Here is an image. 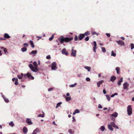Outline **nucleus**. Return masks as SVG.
<instances>
[{
    "label": "nucleus",
    "mask_w": 134,
    "mask_h": 134,
    "mask_svg": "<svg viewBox=\"0 0 134 134\" xmlns=\"http://www.w3.org/2000/svg\"><path fill=\"white\" fill-rule=\"evenodd\" d=\"M33 64L34 66L32 64H29V66L32 71L36 72L38 71L37 63L36 62H34L33 63Z\"/></svg>",
    "instance_id": "nucleus-1"
},
{
    "label": "nucleus",
    "mask_w": 134,
    "mask_h": 134,
    "mask_svg": "<svg viewBox=\"0 0 134 134\" xmlns=\"http://www.w3.org/2000/svg\"><path fill=\"white\" fill-rule=\"evenodd\" d=\"M62 37L61 38H59V40L60 42L62 43H63L64 42H68L72 40L73 38V37H67L64 38L63 36H62Z\"/></svg>",
    "instance_id": "nucleus-2"
},
{
    "label": "nucleus",
    "mask_w": 134,
    "mask_h": 134,
    "mask_svg": "<svg viewBox=\"0 0 134 134\" xmlns=\"http://www.w3.org/2000/svg\"><path fill=\"white\" fill-rule=\"evenodd\" d=\"M24 77L26 78L27 77L29 78V79H31L32 80L34 79V77L31 76V74L28 72L26 74H24Z\"/></svg>",
    "instance_id": "nucleus-3"
},
{
    "label": "nucleus",
    "mask_w": 134,
    "mask_h": 134,
    "mask_svg": "<svg viewBox=\"0 0 134 134\" xmlns=\"http://www.w3.org/2000/svg\"><path fill=\"white\" fill-rule=\"evenodd\" d=\"M127 111L129 115H130L132 114V108L131 105H129L127 108Z\"/></svg>",
    "instance_id": "nucleus-4"
},
{
    "label": "nucleus",
    "mask_w": 134,
    "mask_h": 134,
    "mask_svg": "<svg viewBox=\"0 0 134 134\" xmlns=\"http://www.w3.org/2000/svg\"><path fill=\"white\" fill-rule=\"evenodd\" d=\"M51 69L52 70H56L57 69V63L55 62H53L52 64Z\"/></svg>",
    "instance_id": "nucleus-5"
},
{
    "label": "nucleus",
    "mask_w": 134,
    "mask_h": 134,
    "mask_svg": "<svg viewBox=\"0 0 134 134\" xmlns=\"http://www.w3.org/2000/svg\"><path fill=\"white\" fill-rule=\"evenodd\" d=\"M117 116V113L115 112L114 114H112L110 117V118L113 121H114L115 120V118Z\"/></svg>",
    "instance_id": "nucleus-6"
},
{
    "label": "nucleus",
    "mask_w": 134,
    "mask_h": 134,
    "mask_svg": "<svg viewBox=\"0 0 134 134\" xmlns=\"http://www.w3.org/2000/svg\"><path fill=\"white\" fill-rule=\"evenodd\" d=\"M76 50H74L73 49H71V54L73 57H75L76 56Z\"/></svg>",
    "instance_id": "nucleus-7"
},
{
    "label": "nucleus",
    "mask_w": 134,
    "mask_h": 134,
    "mask_svg": "<svg viewBox=\"0 0 134 134\" xmlns=\"http://www.w3.org/2000/svg\"><path fill=\"white\" fill-rule=\"evenodd\" d=\"M26 122L29 125H31L33 124L32 122L31 121L30 119L27 118L26 120Z\"/></svg>",
    "instance_id": "nucleus-8"
},
{
    "label": "nucleus",
    "mask_w": 134,
    "mask_h": 134,
    "mask_svg": "<svg viewBox=\"0 0 134 134\" xmlns=\"http://www.w3.org/2000/svg\"><path fill=\"white\" fill-rule=\"evenodd\" d=\"M62 52L63 54H64L66 55H67L68 54V53L66 51V49L65 48L62 49Z\"/></svg>",
    "instance_id": "nucleus-9"
},
{
    "label": "nucleus",
    "mask_w": 134,
    "mask_h": 134,
    "mask_svg": "<svg viewBox=\"0 0 134 134\" xmlns=\"http://www.w3.org/2000/svg\"><path fill=\"white\" fill-rule=\"evenodd\" d=\"M94 47H93V51L94 52H96V49L97 48V43L96 41H94L93 42Z\"/></svg>",
    "instance_id": "nucleus-10"
},
{
    "label": "nucleus",
    "mask_w": 134,
    "mask_h": 134,
    "mask_svg": "<svg viewBox=\"0 0 134 134\" xmlns=\"http://www.w3.org/2000/svg\"><path fill=\"white\" fill-rule=\"evenodd\" d=\"M84 37V35L83 34H79L78 37L79 40H81Z\"/></svg>",
    "instance_id": "nucleus-11"
},
{
    "label": "nucleus",
    "mask_w": 134,
    "mask_h": 134,
    "mask_svg": "<svg viewBox=\"0 0 134 134\" xmlns=\"http://www.w3.org/2000/svg\"><path fill=\"white\" fill-rule=\"evenodd\" d=\"M40 132L39 129L38 128H36L33 131L32 134H36L37 133H38Z\"/></svg>",
    "instance_id": "nucleus-12"
},
{
    "label": "nucleus",
    "mask_w": 134,
    "mask_h": 134,
    "mask_svg": "<svg viewBox=\"0 0 134 134\" xmlns=\"http://www.w3.org/2000/svg\"><path fill=\"white\" fill-rule=\"evenodd\" d=\"M118 44L121 46H124L125 44V43L122 41L119 40L118 41Z\"/></svg>",
    "instance_id": "nucleus-13"
},
{
    "label": "nucleus",
    "mask_w": 134,
    "mask_h": 134,
    "mask_svg": "<svg viewBox=\"0 0 134 134\" xmlns=\"http://www.w3.org/2000/svg\"><path fill=\"white\" fill-rule=\"evenodd\" d=\"M129 85L127 82H125L123 84V89H126L127 88V87Z\"/></svg>",
    "instance_id": "nucleus-14"
},
{
    "label": "nucleus",
    "mask_w": 134,
    "mask_h": 134,
    "mask_svg": "<svg viewBox=\"0 0 134 134\" xmlns=\"http://www.w3.org/2000/svg\"><path fill=\"white\" fill-rule=\"evenodd\" d=\"M23 76H24V74L23 73H21L20 75H18L17 77L19 79H22Z\"/></svg>",
    "instance_id": "nucleus-15"
},
{
    "label": "nucleus",
    "mask_w": 134,
    "mask_h": 134,
    "mask_svg": "<svg viewBox=\"0 0 134 134\" xmlns=\"http://www.w3.org/2000/svg\"><path fill=\"white\" fill-rule=\"evenodd\" d=\"M4 38L7 39L9 38L10 37L7 33H5L4 34Z\"/></svg>",
    "instance_id": "nucleus-16"
},
{
    "label": "nucleus",
    "mask_w": 134,
    "mask_h": 134,
    "mask_svg": "<svg viewBox=\"0 0 134 134\" xmlns=\"http://www.w3.org/2000/svg\"><path fill=\"white\" fill-rule=\"evenodd\" d=\"M103 82V80H101L99 81L97 83V86L98 87H99L100 86V85Z\"/></svg>",
    "instance_id": "nucleus-17"
},
{
    "label": "nucleus",
    "mask_w": 134,
    "mask_h": 134,
    "mask_svg": "<svg viewBox=\"0 0 134 134\" xmlns=\"http://www.w3.org/2000/svg\"><path fill=\"white\" fill-rule=\"evenodd\" d=\"M116 79V78L115 76H113L111 77L110 80L112 82H114Z\"/></svg>",
    "instance_id": "nucleus-18"
},
{
    "label": "nucleus",
    "mask_w": 134,
    "mask_h": 134,
    "mask_svg": "<svg viewBox=\"0 0 134 134\" xmlns=\"http://www.w3.org/2000/svg\"><path fill=\"white\" fill-rule=\"evenodd\" d=\"M84 68L86 70H87L88 71H90L91 69V68L90 67L88 66H85Z\"/></svg>",
    "instance_id": "nucleus-19"
},
{
    "label": "nucleus",
    "mask_w": 134,
    "mask_h": 134,
    "mask_svg": "<svg viewBox=\"0 0 134 134\" xmlns=\"http://www.w3.org/2000/svg\"><path fill=\"white\" fill-rule=\"evenodd\" d=\"M23 132L24 133H26L27 132V129L26 127H24L23 128Z\"/></svg>",
    "instance_id": "nucleus-20"
},
{
    "label": "nucleus",
    "mask_w": 134,
    "mask_h": 134,
    "mask_svg": "<svg viewBox=\"0 0 134 134\" xmlns=\"http://www.w3.org/2000/svg\"><path fill=\"white\" fill-rule=\"evenodd\" d=\"M123 78L122 77H121L120 78V79L119 81V82H118V85H120L121 84V83L123 81Z\"/></svg>",
    "instance_id": "nucleus-21"
},
{
    "label": "nucleus",
    "mask_w": 134,
    "mask_h": 134,
    "mask_svg": "<svg viewBox=\"0 0 134 134\" xmlns=\"http://www.w3.org/2000/svg\"><path fill=\"white\" fill-rule=\"evenodd\" d=\"M80 112L79 110L78 109H75L73 113V114L74 115L77 113H79Z\"/></svg>",
    "instance_id": "nucleus-22"
},
{
    "label": "nucleus",
    "mask_w": 134,
    "mask_h": 134,
    "mask_svg": "<svg viewBox=\"0 0 134 134\" xmlns=\"http://www.w3.org/2000/svg\"><path fill=\"white\" fill-rule=\"evenodd\" d=\"M0 48L1 49H3L5 53H6L7 52V49L3 47H1Z\"/></svg>",
    "instance_id": "nucleus-23"
},
{
    "label": "nucleus",
    "mask_w": 134,
    "mask_h": 134,
    "mask_svg": "<svg viewBox=\"0 0 134 134\" xmlns=\"http://www.w3.org/2000/svg\"><path fill=\"white\" fill-rule=\"evenodd\" d=\"M108 129L112 131L113 130V129L112 126L110 124H108Z\"/></svg>",
    "instance_id": "nucleus-24"
},
{
    "label": "nucleus",
    "mask_w": 134,
    "mask_h": 134,
    "mask_svg": "<svg viewBox=\"0 0 134 134\" xmlns=\"http://www.w3.org/2000/svg\"><path fill=\"white\" fill-rule=\"evenodd\" d=\"M30 44L31 45V47L32 48H34L35 47V46L34 45L33 42L31 41H30L29 42Z\"/></svg>",
    "instance_id": "nucleus-25"
},
{
    "label": "nucleus",
    "mask_w": 134,
    "mask_h": 134,
    "mask_svg": "<svg viewBox=\"0 0 134 134\" xmlns=\"http://www.w3.org/2000/svg\"><path fill=\"white\" fill-rule=\"evenodd\" d=\"M27 50V49L25 47H23L21 48V51L22 52H24L26 51Z\"/></svg>",
    "instance_id": "nucleus-26"
},
{
    "label": "nucleus",
    "mask_w": 134,
    "mask_h": 134,
    "mask_svg": "<svg viewBox=\"0 0 134 134\" xmlns=\"http://www.w3.org/2000/svg\"><path fill=\"white\" fill-rule=\"evenodd\" d=\"M90 31H87L84 34H83L84 35V36H87L90 35Z\"/></svg>",
    "instance_id": "nucleus-27"
},
{
    "label": "nucleus",
    "mask_w": 134,
    "mask_h": 134,
    "mask_svg": "<svg viewBox=\"0 0 134 134\" xmlns=\"http://www.w3.org/2000/svg\"><path fill=\"white\" fill-rule=\"evenodd\" d=\"M37 52V50H35V51H32L30 53V54H36Z\"/></svg>",
    "instance_id": "nucleus-28"
},
{
    "label": "nucleus",
    "mask_w": 134,
    "mask_h": 134,
    "mask_svg": "<svg viewBox=\"0 0 134 134\" xmlns=\"http://www.w3.org/2000/svg\"><path fill=\"white\" fill-rule=\"evenodd\" d=\"M110 125L111 126H113L114 127H115L116 128H117V126H115V123L113 122H112L111 123Z\"/></svg>",
    "instance_id": "nucleus-29"
},
{
    "label": "nucleus",
    "mask_w": 134,
    "mask_h": 134,
    "mask_svg": "<svg viewBox=\"0 0 134 134\" xmlns=\"http://www.w3.org/2000/svg\"><path fill=\"white\" fill-rule=\"evenodd\" d=\"M131 47V50H132L134 48V44L133 43H131L130 46Z\"/></svg>",
    "instance_id": "nucleus-30"
},
{
    "label": "nucleus",
    "mask_w": 134,
    "mask_h": 134,
    "mask_svg": "<svg viewBox=\"0 0 134 134\" xmlns=\"http://www.w3.org/2000/svg\"><path fill=\"white\" fill-rule=\"evenodd\" d=\"M65 98L67 102H68L71 99V98L70 97H66Z\"/></svg>",
    "instance_id": "nucleus-31"
},
{
    "label": "nucleus",
    "mask_w": 134,
    "mask_h": 134,
    "mask_svg": "<svg viewBox=\"0 0 134 134\" xmlns=\"http://www.w3.org/2000/svg\"><path fill=\"white\" fill-rule=\"evenodd\" d=\"M42 112H43V114H39L37 116L38 117H41L42 118L44 117V113L43 111H42Z\"/></svg>",
    "instance_id": "nucleus-32"
},
{
    "label": "nucleus",
    "mask_w": 134,
    "mask_h": 134,
    "mask_svg": "<svg viewBox=\"0 0 134 134\" xmlns=\"http://www.w3.org/2000/svg\"><path fill=\"white\" fill-rule=\"evenodd\" d=\"M62 103L61 102H60L58 103L56 106V108H58L60 106L61 104Z\"/></svg>",
    "instance_id": "nucleus-33"
},
{
    "label": "nucleus",
    "mask_w": 134,
    "mask_h": 134,
    "mask_svg": "<svg viewBox=\"0 0 134 134\" xmlns=\"http://www.w3.org/2000/svg\"><path fill=\"white\" fill-rule=\"evenodd\" d=\"M9 125L12 127H13L14 125V124H13V122L12 121H11L9 123Z\"/></svg>",
    "instance_id": "nucleus-34"
},
{
    "label": "nucleus",
    "mask_w": 134,
    "mask_h": 134,
    "mask_svg": "<svg viewBox=\"0 0 134 134\" xmlns=\"http://www.w3.org/2000/svg\"><path fill=\"white\" fill-rule=\"evenodd\" d=\"M106 97H107V99L108 100V101H109L110 99V98L109 96V95H108V94H106L105 95Z\"/></svg>",
    "instance_id": "nucleus-35"
},
{
    "label": "nucleus",
    "mask_w": 134,
    "mask_h": 134,
    "mask_svg": "<svg viewBox=\"0 0 134 134\" xmlns=\"http://www.w3.org/2000/svg\"><path fill=\"white\" fill-rule=\"evenodd\" d=\"M105 127L103 126H101L100 128V130L102 131H103L105 130Z\"/></svg>",
    "instance_id": "nucleus-36"
},
{
    "label": "nucleus",
    "mask_w": 134,
    "mask_h": 134,
    "mask_svg": "<svg viewBox=\"0 0 134 134\" xmlns=\"http://www.w3.org/2000/svg\"><path fill=\"white\" fill-rule=\"evenodd\" d=\"M77 85L76 83H74V84H72L71 85H70L69 86V87H73L74 86H75Z\"/></svg>",
    "instance_id": "nucleus-37"
},
{
    "label": "nucleus",
    "mask_w": 134,
    "mask_h": 134,
    "mask_svg": "<svg viewBox=\"0 0 134 134\" xmlns=\"http://www.w3.org/2000/svg\"><path fill=\"white\" fill-rule=\"evenodd\" d=\"M111 56H113V57H115L116 55V53H114L113 51H112L111 53Z\"/></svg>",
    "instance_id": "nucleus-38"
},
{
    "label": "nucleus",
    "mask_w": 134,
    "mask_h": 134,
    "mask_svg": "<svg viewBox=\"0 0 134 134\" xmlns=\"http://www.w3.org/2000/svg\"><path fill=\"white\" fill-rule=\"evenodd\" d=\"M102 51L103 52H106V49L105 47H102L101 48Z\"/></svg>",
    "instance_id": "nucleus-39"
},
{
    "label": "nucleus",
    "mask_w": 134,
    "mask_h": 134,
    "mask_svg": "<svg viewBox=\"0 0 134 134\" xmlns=\"http://www.w3.org/2000/svg\"><path fill=\"white\" fill-rule=\"evenodd\" d=\"M99 34L97 33L96 32L94 31L92 32V35H98Z\"/></svg>",
    "instance_id": "nucleus-40"
},
{
    "label": "nucleus",
    "mask_w": 134,
    "mask_h": 134,
    "mask_svg": "<svg viewBox=\"0 0 134 134\" xmlns=\"http://www.w3.org/2000/svg\"><path fill=\"white\" fill-rule=\"evenodd\" d=\"M54 38V35H53L52 36L49 38V40L50 41H52L53 39Z\"/></svg>",
    "instance_id": "nucleus-41"
},
{
    "label": "nucleus",
    "mask_w": 134,
    "mask_h": 134,
    "mask_svg": "<svg viewBox=\"0 0 134 134\" xmlns=\"http://www.w3.org/2000/svg\"><path fill=\"white\" fill-rule=\"evenodd\" d=\"M89 37L88 36H87L85 38V40L86 41H87L89 40Z\"/></svg>",
    "instance_id": "nucleus-42"
},
{
    "label": "nucleus",
    "mask_w": 134,
    "mask_h": 134,
    "mask_svg": "<svg viewBox=\"0 0 134 134\" xmlns=\"http://www.w3.org/2000/svg\"><path fill=\"white\" fill-rule=\"evenodd\" d=\"M4 100L5 102H6V103H8L9 102V100L8 99H6L5 98H4Z\"/></svg>",
    "instance_id": "nucleus-43"
},
{
    "label": "nucleus",
    "mask_w": 134,
    "mask_h": 134,
    "mask_svg": "<svg viewBox=\"0 0 134 134\" xmlns=\"http://www.w3.org/2000/svg\"><path fill=\"white\" fill-rule=\"evenodd\" d=\"M18 78L16 79V80L15 81V85H17L18 84Z\"/></svg>",
    "instance_id": "nucleus-44"
},
{
    "label": "nucleus",
    "mask_w": 134,
    "mask_h": 134,
    "mask_svg": "<svg viewBox=\"0 0 134 134\" xmlns=\"http://www.w3.org/2000/svg\"><path fill=\"white\" fill-rule=\"evenodd\" d=\"M117 95V93H116L113 94H112L111 95V97H113Z\"/></svg>",
    "instance_id": "nucleus-45"
},
{
    "label": "nucleus",
    "mask_w": 134,
    "mask_h": 134,
    "mask_svg": "<svg viewBox=\"0 0 134 134\" xmlns=\"http://www.w3.org/2000/svg\"><path fill=\"white\" fill-rule=\"evenodd\" d=\"M69 132L70 133V134H73V132H72V130L71 129H69Z\"/></svg>",
    "instance_id": "nucleus-46"
},
{
    "label": "nucleus",
    "mask_w": 134,
    "mask_h": 134,
    "mask_svg": "<svg viewBox=\"0 0 134 134\" xmlns=\"http://www.w3.org/2000/svg\"><path fill=\"white\" fill-rule=\"evenodd\" d=\"M86 80L87 81H90V79L89 77H87L86 78Z\"/></svg>",
    "instance_id": "nucleus-47"
},
{
    "label": "nucleus",
    "mask_w": 134,
    "mask_h": 134,
    "mask_svg": "<svg viewBox=\"0 0 134 134\" xmlns=\"http://www.w3.org/2000/svg\"><path fill=\"white\" fill-rule=\"evenodd\" d=\"M46 58L47 59H50L51 58V56L50 55L47 56L46 57Z\"/></svg>",
    "instance_id": "nucleus-48"
},
{
    "label": "nucleus",
    "mask_w": 134,
    "mask_h": 134,
    "mask_svg": "<svg viewBox=\"0 0 134 134\" xmlns=\"http://www.w3.org/2000/svg\"><path fill=\"white\" fill-rule=\"evenodd\" d=\"M98 108L100 109H102V106L100 104L98 105Z\"/></svg>",
    "instance_id": "nucleus-49"
},
{
    "label": "nucleus",
    "mask_w": 134,
    "mask_h": 134,
    "mask_svg": "<svg viewBox=\"0 0 134 134\" xmlns=\"http://www.w3.org/2000/svg\"><path fill=\"white\" fill-rule=\"evenodd\" d=\"M78 39L77 36L76 35L75 36L74 38V40L75 41H77Z\"/></svg>",
    "instance_id": "nucleus-50"
},
{
    "label": "nucleus",
    "mask_w": 134,
    "mask_h": 134,
    "mask_svg": "<svg viewBox=\"0 0 134 134\" xmlns=\"http://www.w3.org/2000/svg\"><path fill=\"white\" fill-rule=\"evenodd\" d=\"M23 45L24 46H26V47H27L28 46V44L27 43H24L23 44Z\"/></svg>",
    "instance_id": "nucleus-51"
},
{
    "label": "nucleus",
    "mask_w": 134,
    "mask_h": 134,
    "mask_svg": "<svg viewBox=\"0 0 134 134\" xmlns=\"http://www.w3.org/2000/svg\"><path fill=\"white\" fill-rule=\"evenodd\" d=\"M103 93L104 94H106V93L107 92H106V91L105 89H104L103 90Z\"/></svg>",
    "instance_id": "nucleus-52"
},
{
    "label": "nucleus",
    "mask_w": 134,
    "mask_h": 134,
    "mask_svg": "<svg viewBox=\"0 0 134 134\" xmlns=\"http://www.w3.org/2000/svg\"><path fill=\"white\" fill-rule=\"evenodd\" d=\"M106 35L108 37H109L110 36V34L109 33H106Z\"/></svg>",
    "instance_id": "nucleus-53"
},
{
    "label": "nucleus",
    "mask_w": 134,
    "mask_h": 134,
    "mask_svg": "<svg viewBox=\"0 0 134 134\" xmlns=\"http://www.w3.org/2000/svg\"><path fill=\"white\" fill-rule=\"evenodd\" d=\"M53 88H49L48 89V90L49 91H51V90H53Z\"/></svg>",
    "instance_id": "nucleus-54"
},
{
    "label": "nucleus",
    "mask_w": 134,
    "mask_h": 134,
    "mask_svg": "<svg viewBox=\"0 0 134 134\" xmlns=\"http://www.w3.org/2000/svg\"><path fill=\"white\" fill-rule=\"evenodd\" d=\"M72 119H73V120H72L73 122L75 121L76 120L74 116L72 117Z\"/></svg>",
    "instance_id": "nucleus-55"
},
{
    "label": "nucleus",
    "mask_w": 134,
    "mask_h": 134,
    "mask_svg": "<svg viewBox=\"0 0 134 134\" xmlns=\"http://www.w3.org/2000/svg\"><path fill=\"white\" fill-rule=\"evenodd\" d=\"M17 78H13L12 79V80L13 81H14L15 80H16V79Z\"/></svg>",
    "instance_id": "nucleus-56"
},
{
    "label": "nucleus",
    "mask_w": 134,
    "mask_h": 134,
    "mask_svg": "<svg viewBox=\"0 0 134 134\" xmlns=\"http://www.w3.org/2000/svg\"><path fill=\"white\" fill-rule=\"evenodd\" d=\"M37 37L38 38V39L37 40H39L40 39H41L42 37L41 36H37Z\"/></svg>",
    "instance_id": "nucleus-57"
},
{
    "label": "nucleus",
    "mask_w": 134,
    "mask_h": 134,
    "mask_svg": "<svg viewBox=\"0 0 134 134\" xmlns=\"http://www.w3.org/2000/svg\"><path fill=\"white\" fill-rule=\"evenodd\" d=\"M0 40H5V39H4V38H0Z\"/></svg>",
    "instance_id": "nucleus-58"
},
{
    "label": "nucleus",
    "mask_w": 134,
    "mask_h": 134,
    "mask_svg": "<svg viewBox=\"0 0 134 134\" xmlns=\"http://www.w3.org/2000/svg\"><path fill=\"white\" fill-rule=\"evenodd\" d=\"M81 74H78L77 75V76L78 77H81Z\"/></svg>",
    "instance_id": "nucleus-59"
},
{
    "label": "nucleus",
    "mask_w": 134,
    "mask_h": 134,
    "mask_svg": "<svg viewBox=\"0 0 134 134\" xmlns=\"http://www.w3.org/2000/svg\"><path fill=\"white\" fill-rule=\"evenodd\" d=\"M52 123L54 125H57V124L55 123V122L54 121Z\"/></svg>",
    "instance_id": "nucleus-60"
},
{
    "label": "nucleus",
    "mask_w": 134,
    "mask_h": 134,
    "mask_svg": "<svg viewBox=\"0 0 134 134\" xmlns=\"http://www.w3.org/2000/svg\"><path fill=\"white\" fill-rule=\"evenodd\" d=\"M120 38L123 40H124L125 39L124 37H121Z\"/></svg>",
    "instance_id": "nucleus-61"
},
{
    "label": "nucleus",
    "mask_w": 134,
    "mask_h": 134,
    "mask_svg": "<svg viewBox=\"0 0 134 134\" xmlns=\"http://www.w3.org/2000/svg\"><path fill=\"white\" fill-rule=\"evenodd\" d=\"M1 94H2V97L4 99V98H5L4 96L3 95L2 93H1Z\"/></svg>",
    "instance_id": "nucleus-62"
},
{
    "label": "nucleus",
    "mask_w": 134,
    "mask_h": 134,
    "mask_svg": "<svg viewBox=\"0 0 134 134\" xmlns=\"http://www.w3.org/2000/svg\"><path fill=\"white\" fill-rule=\"evenodd\" d=\"M118 74H119V71H120V69H119V68L118 67Z\"/></svg>",
    "instance_id": "nucleus-63"
},
{
    "label": "nucleus",
    "mask_w": 134,
    "mask_h": 134,
    "mask_svg": "<svg viewBox=\"0 0 134 134\" xmlns=\"http://www.w3.org/2000/svg\"><path fill=\"white\" fill-rule=\"evenodd\" d=\"M70 95V94H69V93H67L66 94V95L67 96H69Z\"/></svg>",
    "instance_id": "nucleus-64"
}]
</instances>
